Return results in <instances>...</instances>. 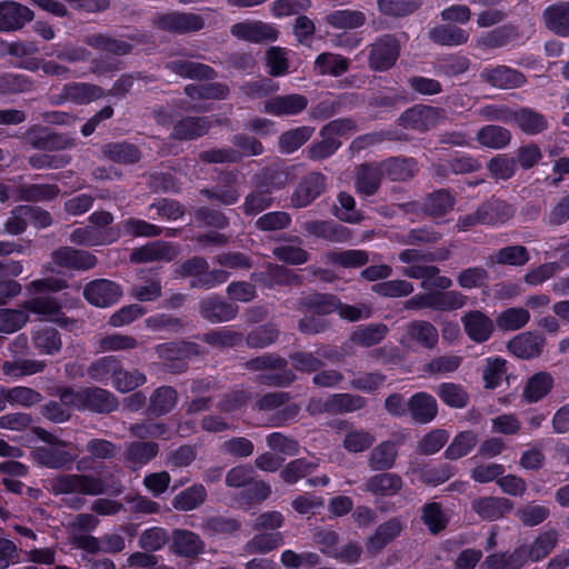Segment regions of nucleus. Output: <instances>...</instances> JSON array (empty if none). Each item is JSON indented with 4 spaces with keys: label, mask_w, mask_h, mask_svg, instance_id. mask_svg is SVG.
<instances>
[{
    "label": "nucleus",
    "mask_w": 569,
    "mask_h": 569,
    "mask_svg": "<svg viewBox=\"0 0 569 569\" xmlns=\"http://www.w3.org/2000/svg\"><path fill=\"white\" fill-rule=\"evenodd\" d=\"M53 495H78L66 500V503L78 510L86 505L82 496H100L106 492L120 495L123 491L121 481L113 480L107 485L102 478L92 473H60L50 480Z\"/></svg>",
    "instance_id": "1"
},
{
    "label": "nucleus",
    "mask_w": 569,
    "mask_h": 569,
    "mask_svg": "<svg viewBox=\"0 0 569 569\" xmlns=\"http://www.w3.org/2000/svg\"><path fill=\"white\" fill-rule=\"evenodd\" d=\"M448 248H439L436 251H422L418 249H405L399 253V260L408 267L402 269V274L411 279H421V287H435L447 290L452 286L449 277L440 276V269L432 262L446 261L450 258Z\"/></svg>",
    "instance_id": "2"
},
{
    "label": "nucleus",
    "mask_w": 569,
    "mask_h": 569,
    "mask_svg": "<svg viewBox=\"0 0 569 569\" xmlns=\"http://www.w3.org/2000/svg\"><path fill=\"white\" fill-rule=\"evenodd\" d=\"M36 435L47 446L36 447L32 450L34 461L49 469H70L77 456L67 450L69 443L42 428L36 429Z\"/></svg>",
    "instance_id": "3"
},
{
    "label": "nucleus",
    "mask_w": 569,
    "mask_h": 569,
    "mask_svg": "<svg viewBox=\"0 0 569 569\" xmlns=\"http://www.w3.org/2000/svg\"><path fill=\"white\" fill-rule=\"evenodd\" d=\"M177 277L191 278L190 288L211 289L218 284L224 283L230 273L222 269H209V262L206 258L193 256L181 263L174 270Z\"/></svg>",
    "instance_id": "4"
},
{
    "label": "nucleus",
    "mask_w": 569,
    "mask_h": 569,
    "mask_svg": "<svg viewBox=\"0 0 569 569\" xmlns=\"http://www.w3.org/2000/svg\"><path fill=\"white\" fill-rule=\"evenodd\" d=\"M104 96L106 91L98 84L72 81L63 84L59 93L52 94L50 103L52 106H61L66 102H72L81 106L89 104Z\"/></svg>",
    "instance_id": "5"
},
{
    "label": "nucleus",
    "mask_w": 569,
    "mask_h": 569,
    "mask_svg": "<svg viewBox=\"0 0 569 569\" xmlns=\"http://www.w3.org/2000/svg\"><path fill=\"white\" fill-rule=\"evenodd\" d=\"M399 54V40L393 34H383L369 47V68L373 71H387L395 66Z\"/></svg>",
    "instance_id": "6"
},
{
    "label": "nucleus",
    "mask_w": 569,
    "mask_h": 569,
    "mask_svg": "<svg viewBox=\"0 0 569 569\" xmlns=\"http://www.w3.org/2000/svg\"><path fill=\"white\" fill-rule=\"evenodd\" d=\"M153 23L162 31L183 34L201 30L204 27V19L193 12L171 11L158 14Z\"/></svg>",
    "instance_id": "7"
},
{
    "label": "nucleus",
    "mask_w": 569,
    "mask_h": 569,
    "mask_svg": "<svg viewBox=\"0 0 569 569\" xmlns=\"http://www.w3.org/2000/svg\"><path fill=\"white\" fill-rule=\"evenodd\" d=\"M24 141L33 149L60 151L74 146V139L62 133L51 132L42 126H33L23 134Z\"/></svg>",
    "instance_id": "8"
},
{
    "label": "nucleus",
    "mask_w": 569,
    "mask_h": 569,
    "mask_svg": "<svg viewBox=\"0 0 569 569\" xmlns=\"http://www.w3.org/2000/svg\"><path fill=\"white\" fill-rule=\"evenodd\" d=\"M443 110L431 106H415L399 117V124L407 129L427 131L443 119Z\"/></svg>",
    "instance_id": "9"
},
{
    "label": "nucleus",
    "mask_w": 569,
    "mask_h": 569,
    "mask_svg": "<svg viewBox=\"0 0 569 569\" xmlns=\"http://www.w3.org/2000/svg\"><path fill=\"white\" fill-rule=\"evenodd\" d=\"M326 180L321 172L312 171L306 174L291 194V206L295 208L309 206L325 192Z\"/></svg>",
    "instance_id": "10"
},
{
    "label": "nucleus",
    "mask_w": 569,
    "mask_h": 569,
    "mask_svg": "<svg viewBox=\"0 0 569 569\" xmlns=\"http://www.w3.org/2000/svg\"><path fill=\"white\" fill-rule=\"evenodd\" d=\"M213 123L212 117L186 116L173 123L170 138L179 141L196 140L206 136Z\"/></svg>",
    "instance_id": "11"
},
{
    "label": "nucleus",
    "mask_w": 569,
    "mask_h": 569,
    "mask_svg": "<svg viewBox=\"0 0 569 569\" xmlns=\"http://www.w3.org/2000/svg\"><path fill=\"white\" fill-rule=\"evenodd\" d=\"M82 400L81 410L96 415H109L119 408L118 398L111 391L101 387H84Z\"/></svg>",
    "instance_id": "12"
},
{
    "label": "nucleus",
    "mask_w": 569,
    "mask_h": 569,
    "mask_svg": "<svg viewBox=\"0 0 569 569\" xmlns=\"http://www.w3.org/2000/svg\"><path fill=\"white\" fill-rule=\"evenodd\" d=\"M158 453L159 445L157 442L140 440L130 441L124 446L122 462L127 469L137 471L153 460Z\"/></svg>",
    "instance_id": "13"
},
{
    "label": "nucleus",
    "mask_w": 569,
    "mask_h": 569,
    "mask_svg": "<svg viewBox=\"0 0 569 569\" xmlns=\"http://www.w3.org/2000/svg\"><path fill=\"white\" fill-rule=\"evenodd\" d=\"M122 295L120 287L107 279L90 281L83 289L86 300L97 307L106 308L116 303Z\"/></svg>",
    "instance_id": "14"
},
{
    "label": "nucleus",
    "mask_w": 569,
    "mask_h": 569,
    "mask_svg": "<svg viewBox=\"0 0 569 569\" xmlns=\"http://www.w3.org/2000/svg\"><path fill=\"white\" fill-rule=\"evenodd\" d=\"M179 254V247L169 242L157 240L134 249L130 254V260L136 263H147L154 261L170 262Z\"/></svg>",
    "instance_id": "15"
},
{
    "label": "nucleus",
    "mask_w": 569,
    "mask_h": 569,
    "mask_svg": "<svg viewBox=\"0 0 569 569\" xmlns=\"http://www.w3.org/2000/svg\"><path fill=\"white\" fill-rule=\"evenodd\" d=\"M230 32L240 40L254 43L276 41L279 37V31L276 28L262 21L238 22L231 27Z\"/></svg>",
    "instance_id": "16"
},
{
    "label": "nucleus",
    "mask_w": 569,
    "mask_h": 569,
    "mask_svg": "<svg viewBox=\"0 0 569 569\" xmlns=\"http://www.w3.org/2000/svg\"><path fill=\"white\" fill-rule=\"evenodd\" d=\"M461 322L468 338L477 343L490 339L495 330L493 321L480 310H471L461 317Z\"/></svg>",
    "instance_id": "17"
},
{
    "label": "nucleus",
    "mask_w": 569,
    "mask_h": 569,
    "mask_svg": "<svg viewBox=\"0 0 569 569\" xmlns=\"http://www.w3.org/2000/svg\"><path fill=\"white\" fill-rule=\"evenodd\" d=\"M199 312L201 317L209 322L221 323L234 319L239 312V308L236 305L222 300L218 296H212L199 302Z\"/></svg>",
    "instance_id": "18"
},
{
    "label": "nucleus",
    "mask_w": 569,
    "mask_h": 569,
    "mask_svg": "<svg viewBox=\"0 0 569 569\" xmlns=\"http://www.w3.org/2000/svg\"><path fill=\"white\" fill-rule=\"evenodd\" d=\"M51 259L58 267L74 270H88L97 263V258L92 253L72 247L58 248L52 251Z\"/></svg>",
    "instance_id": "19"
},
{
    "label": "nucleus",
    "mask_w": 569,
    "mask_h": 569,
    "mask_svg": "<svg viewBox=\"0 0 569 569\" xmlns=\"http://www.w3.org/2000/svg\"><path fill=\"white\" fill-rule=\"evenodd\" d=\"M438 340V329L431 322L413 320L406 326L401 341L413 343L425 349H433Z\"/></svg>",
    "instance_id": "20"
},
{
    "label": "nucleus",
    "mask_w": 569,
    "mask_h": 569,
    "mask_svg": "<svg viewBox=\"0 0 569 569\" xmlns=\"http://www.w3.org/2000/svg\"><path fill=\"white\" fill-rule=\"evenodd\" d=\"M471 508L482 520L495 521L511 512L513 502L503 497H479L472 500Z\"/></svg>",
    "instance_id": "21"
},
{
    "label": "nucleus",
    "mask_w": 569,
    "mask_h": 569,
    "mask_svg": "<svg viewBox=\"0 0 569 569\" xmlns=\"http://www.w3.org/2000/svg\"><path fill=\"white\" fill-rule=\"evenodd\" d=\"M33 19V11L16 1L0 2V31L21 29Z\"/></svg>",
    "instance_id": "22"
},
{
    "label": "nucleus",
    "mask_w": 569,
    "mask_h": 569,
    "mask_svg": "<svg viewBox=\"0 0 569 569\" xmlns=\"http://www.w3.org/2000/svg\"><path fill=\"white\" fill-rule=\"evenodd\" d=\"M480 78L499 89L519 88L526 82V77L522 72L507 66L486 68L481 71Z\"/></svg>",
    "instance_id": "23"
},
{
    "label": "nucleus",
    "mask_w": 569,
    "mask_h": 569,
    "mask_svg": "<svg viewBox=\"0 0 569 569\" xmlns=\"http://www.w3.org/2000/svg\"><path fill=\"white\" fill-rule=\"evenodd\" d=\"M120 237L119 228H108L99 231L93 227L74 229L69 237L70 242L77 246L94 247L114 242Z\"/></svg>",
    "instance_id": "24"
},
{
    "label": "nucleus",
    "mask_w": 569,
    "mask_h": 569,
    "mask_svg": "<svg viewBox=\"0 0 569 569\" xmlns=\"http://www.w3.org/2000/svg\"><path fill=\"white\" fill-rule=\"evenodd\" d=\"M382 177L379 162L362 163L356 169L355 188L362 196H373L380 188Z\"/></svg>",
    "instance_id": "25"
},
{
    "label": "nucleus",
    "mask_w": 569,
    "mask_h": 569,
    "mask_svg": "<svg viewBox=\"0 0 569 569\" xmlns=\"http://www.w3.org/2000/svg\"><path fill=\"white\" fill-rule=\"evenodd\" d=\"M308 106V99L298 93L274 96L263 104V111L277 116H293L303 111Z\"/></svg>",
    "instance_id": "26"
},
{
    "label": "nucleus",
    "mask_w": 569,
    "mask_h": 569,
    "mask_svg": "<svg viewBox=\"0 0 569 569\" xmlns=\"http://www.w3.org/2000/svg\"><path fill=\"white\" fill-rule=\"evenodd\" d=\"M405 529V522L400 518H391L379 525L375 533L368 538L366 548L369 553H379L387 545L400 536Z\"/></svg>",
    "instance_id": "27"
},
{
    "label": "nucleus",
    "mask_w": 569,
    "mask_h": 569,
    "mask_svg": "<svg viewBox=\"0 0 569 569\" xmlns=\"http://www.w3.org/2000/svg\"><path fill=\"white\" fill-rule=\"evenodd\" d=\"M545 338L536 332H522L509 340L507 348L516 357L531 359L541 355Z\"/></svg>",
    "instance_id": "28"
},
{
    "label": "nucleus",
    "mask_w": 569,
    "mask_h": 569,
    "mask_svg": "<svg viewBox=\"0 0 569 569\" xmlns=\"http://www.w3.org/2000/svg\"><path fill=\"white\" fill-rule=\"evenodd\" d=\"M482 217V224L497 226L509 221L515 212V207L500 198L492 197L478 206Z\"/></svg>",
    "instance_id": "29"
},
{
    "label": "nucleus",
    "mask_w": 569,
    "mask_h": 569,
    "mask_svg": "<svg viewBox=\"0 0 569 569\" xmlns=\"http://www.w3.org/2000/svg\"><path fill=\"white\" fill-rule=\"evenodd\" d=\"M546 28L559 37H569V1H558L542 12Z\"/></svg>",
    "instance_id": "30"
},
{
    "label": "nucleus",
    "mask_w": 569,
    "mask_h": 569,
    "mask_svg": "<svg viewBox=\"0 0 569 569\" xmlns=\"http://www.w3.org/2000/svg\"><path fill=\"white\" fill-rule=\"evenodd\" d=\"M456 197L449 189H438L426 196L421 211L433 219L442 218L453 210Z\"/></svg>",
    "instance_id": "31"
},
{
    "label": "nucleus",
    "mask_w": 569,
    "mask_h": 569,
    "mask_svg": "<svg viewBox=\"0 0 569 569\" xmlns=\"http://www.w3.org/2000/svg\"><path fill=\"white\" fill-rule=\"evenodd\" d=\"M520 38L519 30L511 23L497 27L476 39V47L482 50H493L508 46Z\"/></svg>",
    "instance_id": "32"
},
{
    "label": "nucleus",
    "mask_w": 569,
    "mask_h": 569,
    "mask_svg": "<svg viewBox=\"0 0 569 569\" xmlns=\"http://www.w3.org/2000/svg\"><path fill=\"white\" fill-rule=\"evenodd\" d=\"M339 308V299L331 293L312 292L302 295L296 302L299 311H312L318 316H327Z\"/></svg>",
    "instance_id": "33"
},
{
    "label": "nucleus",
    "mask_w": 569,
    "mask_h": 569,
    "mask_svg": "<svg viewBox=\"0 0 569 569\" xmlns=\"http://www.w3.org/2000/svg\"><path fill=\"white\" fill-rule=\"evenodd\" d=\"M402 487L403 481L398 473L385 471L371 476L365 483L366 491L381 497L396 496L401 491Z\"/></svg>",
    "instance_id": "34"
},
{
    "label": "nucleus",
    "mask_w": 569,
    "mask_h": 569,
    "mask_svg": "<svg viewBox=\"0 0 569 569\" xmlns=\"http://www.w3.org/2000/svg\"><path fill=\"white\" fill-rule=\"evenodd\" d=\"M170 548L173 553L180 557L194 558L203 551L204 543L201 538L192 531L174 529L171 536Z\"/></svg>",
    "instance_id": "35"
},
{
    "label": "nucleus",
    "mask_w": 569,
    "mask_h": 569,
    "mask_svg": "<svg viewBox=\"0 0 569 569\" xmlns=\"http://www.w3.org/2000/svg\"><path fill=\"white\" fill-rule=\"evenodd\" d=\"M166 68L177 76L198 81L213 80L217 77V72L212 67L190 60L176 59L169 61Z\"/></svg>",
    "instance_id": "36"
},
{
    "label": "nucleus",
    "mask_w": 569,
    "mask_h": 569,
    "mask_svg": "<svg viewBox=\"0 0 569 569\" xmlns=\"http://www.w3.org/2000/svg\"><path fill=\"white\" fill-rule=\"evenodd\" d=\"M178 402V392L171 386L156 388L148 400L147 413L151 417H161L171 412Z\"/></svg>",
    "instance_id": "37"
},
{
    "label": "nucleus",
    "mask_w": 569,
    "mask_h": 569,
    "mask_svg": "<svg viewBox=\"0 0 569 569\" xmlns=\"http://www.w3.org/2000/svg\"><path fill=\"white\" fill-rule=\"evenodd\" d=\"M398 446L386 440L375 446L368 457V467L372 471H387L393 468L398 459Z\"/></svg>",
    "instance_id": "38"
},
{
    "label": "nucleus",
    "mask_w": 569,
    "mask_h": 569,
    "mask_svg": "<svg viewBox=\"0 0 569 569\" xmlns=\"http://www.w3.org/2000/svg\"><path fill=\"white\" fill-rule=\"evenodd\" d=\"M82 41L92 49L114 56L129 54L133 49L131 43L101 32L88 33Z\"/></svg>",
    "instance_id": "39"
},
{
    "label": "nucleus",
    "mask_w": 569,
    "mask_h": 569,
    "mask_svg": "<svg viewBox=\"0 0 569 569\" xmlns=\"http://www.w3.org/2000/svg\"><path fill=\"white\" fill-rule=\"evenodd\" d=\"M379 163L382 174L391 181H408L417 172V161L413 158L391 157Z\"/></svg>",
    "instance_id": "40"
},
{
    "label": "nucleus",
    "mask_w": 569,
    "mask_h": 569,
    "mask_svg": "<svg viewBox=\"0 0 569 569\" xmlns=\"http://www.w3.org/2000/svg\"><path fill=\"white\" fill-rule=\"evenodd\" d=\"M408 411L418 423L432 421L438 413L436 399L427 392H417L408 400Z\"/></svg>",
    "instance_id": "41"
},
{
    "label": "nucleus",
    "mask_w": 569,
    "mask_h": 569,
    "mask_svg": "<svg viewBox=\"0 0 569 569\" xmlns=\"http://www.w3.org/2000/svg\"><path fill=\"white\" fill-rule=\"evenodd\" d=\"M303 230L331 242H346L350 239L348 228L332 221H307L303 223Z\"/></svg>",
    "instance_id": "42"
},
{
    "label": "nucleus",
    "mask_w": 569,
    "mask_h": 569,
    "mask_svg": "<svg viewBox=\"0 0 569 569\" xmlns=\"http://www.w3.org/2000/svg\"><path fill=\"white\" fill-rule=\"evenodd\" d=\"M429 39L439 46L458 47L468 42L469 33L457 24L446 23L431 28Z\"/></svg>",
    "instance_id": "43"
},
{
    "label": "nucleus",
    "mask_w": 569,
    "mask_h": 569,
    "mask_svg": "<svg viewBox=\"0 0 569 569\" xmlns=\"http://www.w3.org/2000/svg\"><path fill=\"white\" fill-rule=\"evenodd\" d=\"M530 260L529 251L525 246L515 244L500 248L487 257V266L508 264L513 267L525 266Z\"/></svg>",
    "instance_id": "44"
},
{
    "label": "nucleus",
    "mask_w": 569,
    "mask_h": 569,
    "mask_svg": "<svg viewBox=\"0 0 569 569\" xmlns=\"http://www.w3.org/2000/svg\"><path fill=\"white\" fill-rule=\"evenodd\" d=\"M511 121L527 134H538L548 128L547 118L531 108H521L512 111Z\"/></svg>",
    "instance_id": "45"
},
{
    "label": "nucleus",
    "mask_w": 569,
    "mask_h": 569,
    "mask_svg": "<svg viewBox=\"0 0 569 569\" xmlns=\"http://www.w3.org/2000/svg\"><path fill=\"white\" fill-rule=\"evenodd\" d=\"M256 183L271 194L272 190L283 189L291 181L290 168L267 167L256 174Z\"/></svg>",
    "instance_id": "46"
},
{
    "label": "nucleus",
    "mask_w": 569,
    "mask_h": 569,
    "mask_svg": "<svg viewBox=\"0 0 569 569\" xmlns=\"http://www.w3.org/2000/svg\"><path fill=\"white\" fill-rule=\"evenodd\" d=\"M366 403V399L359 395L335 393L325 401L323 411L331 415L353 412L362 409Z\"/></svg>",
    "instance_id": "47"
},
{
    "label": "nucleus",
    "mask_w": 569,
    "mask_h": 569,
    "mask_svg": "<svg viewBox=\"0 0 569 569\" xmlns=\"http://www.w3.org/2000/svg\"><path fill=\"white\" fill-rule=\"evenodd\" d=\"M32 345L42 355L58 353L62 348L60 332L49 326L40 327L32 332Z\"/></svg>",
    "instance_id": "48"
},
{
    "label": "nucleus",
    "mask_w": 569,
    "mask_h": 569,
    "mask_svg": "<svg viewBox=\"0 0 569 569\" xmlns=\"http://www.w3.org/2000/svg\"><path fill=\"white\" fill-rule=\"evenodd\" d=\"M244 546L243 551L248 555H266L283 545V535L277 532L257 531Z\"/></svg>",
    "instance_id": "49"
},
{
    "label": "nucleus",
    "mask_w": 569,
    "mask_h": 569,
    "mask_svg": "<svg viewBox=\"0 0 569 569\" xmlns=\"http://www.w3.org/2000/svg\"><path fill=\"white\" fill-rule=\"evenodd\" d=\"M207 499V490L203 485L194 483L177 493L171 501L172 508L178 511H191L199 508Z\"/></svg>",
    "instance_id": "50"
},
{
    "label": "nucleus",
    "mask_w": 569,
    "mask_h": 569,
    "mask_svg": "<svg viewBox=\"0 0 569 569\" xmlns=\"http://www.w3.org/2000/svg\"><path fill=\"white\" fill-rule=\"evenodd\" d=\"M553 387V378L549 372L540 371L531 376L522 392L528 403H535L546 397Z\"/></svg>",
    "instance_id": "51"
},
{
    "label": "nucleus",
    "mask_w": 569,
    "mask_h": 569,
    "mask_svg": "<svg viewBox=\"0 0 569 569\" xmlns=\"http://www.w3.org/2000/svg\"><path fill=\"white\" fill-rule=\"evenodd\" d=\"M102 154L109 160L122 164H132L140 160L139 149L129 142H110L102 147Z\"/></svg>",
    "instance_id": "52"
},
{
    "label": "nucleus",
    "mask_w": 569,
    "mask_h": 569,
    "mask_svg": "<svg viewBox=\"0 0 569 569\" xmlns=\"http://www.w3.org/2000/svg\"><path fill=\"white\" fill-rule=\"evenodd\" d=\"M467 297L457 290H435L429 291L430 309L437 311H450L462 308L466 305Z\"/></svg>",
    "instance_id": "53"
},
{
    "label": "nucleus",
    "mask_w": 569,
    "mask_h": 569,
    "mask_svg": "<svg viewBox=\"0 0 569 569\" xmlns=\"http://www.w3.org/2000/svg\"><path fill=\"white\" fill-rule=\"evenodd\" d=\"M557 542L558 532L556 530L541 532L531 545H525L528 560L535 562L546 558L555 549Z\"/></svg>",
    "instance_id": "54"
},
{
    "label": "nucleus",
    "mask_w": 569,
    "mask_h": 569,
    "mask_svg": "<svg viewBox=\"0 0 569 569\" xmlns=\"http://www.w3.org/2000/svg\"><path fill=\"white\" fill-rule=\"evenodd\" d=\"M271 495V487L268 482L263 480L253 479L251 482L246 486V489L239 492L237 496V501L239 506L248 510L253 503H262L266 501Z\"/></svg>",
    "instance_id": "55"
},
{
    "label": "nucleus",
    "mask_w": 569,
    "mask_h": 569,
    "mask_svg": "<svg viewBox=\"0 0 569 569\" xmlns=\"http://www.w3.org/2000/svg\"><path fill=\"white\" fill-rule=\"evenodd\" d=\"M388 327L385 323H370L358 327L350 336L351 342L361 347H372L385 339Z\"/></svg>",
    "instance_id": "56"
},
{
    "label": "nucleus",
    "mask_w": 569,
    "mask_h": 569,
    "mask_svg": "<svg viewBox=\"0 0 569 569\" xmlns=\"http://www.w3.org/2000/svg\"><path fill=\"white\" fill-rule=\"evenodd\" d=\"M478 442V435L475 431H461L452 439L445 451L446 459L458 460L469 455Z\"/></svg>",
    "instance_id": "57"
},
{
    "label": "nucleus",
    "mask_w": 569,
    "mask_h": 569,
    "mask_svg": "<svg viewBox=\"0 0 569 569\" xmlns=\"http://www.w3.org/2000/svg\"><path fill=\"white\" fill-rule=\"evenodd\" d=\"M476 139L483 147L501 149L509 144L511 134L506 128L488 124L477 132Z\"/></svg>",
    "instance_id": "58"
},
{
    "label": "nucleus",
    "mask_w": 569,
    "mask_h": 569,
    "mask_svg": "<svg viewBox=\"0 0 569 569\" xmlns=\"http://www.w3.org/2000/svg\"><path fill=\"white\" fill-rule=\"evenodd\" d=\"M280 337L274 323H266L251 330L246 337V345L251 349H264L273 345Z\"/></svg>",
    "instance_id": "59"
},
{
    "label": "nucleus",
    "mask_w": 569,
    "mask_h": 569,
    "mask_svg": "<svg viewBox=\"0 0 569 569\" xmlns=\"http://www.w3.org/2000/svg\"><path fill=\"white\" fill-rule=\"evenodd\" d=\"M272 204L273 198L271 194L256 183V188L244 197L240 209L244 216H257Z\"/></svg>",
    "instance_id": "60"
},
{
    "label": "nucleus",
    "mask_w": 569,
    "mask_h": 569,
    "mask_svg": "<svg viewBox=\"0 0 569 569\" xmlns=\"http://www.w3.org/2000/svg\"><path fill=\"white\" fill-rule=\"evenodd\" d=\"M199 338L209 346L218 349L234 348L243 340V335L230 329L210 330Z\"/></svg>",
    "instance_id": "61"
},
{
    "label": "nucleus",
    "mask_w": 569,
    "mask_h": 569,
    "mask_svg": "<svg viewBox=\"0 0 569 569\" xmlns=\"http://www.w3.org/2000/svg\"><path fill=\"white\" fill-rule=\"evenodd\" d=\"M315 69L319 74L339 77L348 71L349 60L342 56L325 52L317 57Z\"/></svg>",
    "instance_id": "62"
},
{
    "label": "nucleus",
    "mask_w": 569,
    "mask_h": 569,
    "mask_svg": "<svg viewBox=\"0 0 569 569\" xmlns=\"http://www.w3.org/2000/svg\"><path fill=\"white\" fill-rule=\"evenodd\" d=\"M60 192L56 184H22L18 188V198L21 201L38 202L54 199Z\"/></svg>",
    "instance_id": "63"
},
{
    "label": "nucleus",
    "mask_w": 569,
    "mask_h": 569,
    "mask_svg": "<svg viewBox=\"0 0 569 569\" xmlns=\"http://www.w3.org/2000/svg\"><path fill=\"white\" fill-rule=\"evenodd\" d=\"M530 319V313L521 307H512L500 312L496 318L499 329L515 331L523 328Z\"/></svg>",
    "instance_id": "64"
}]
</instances>
